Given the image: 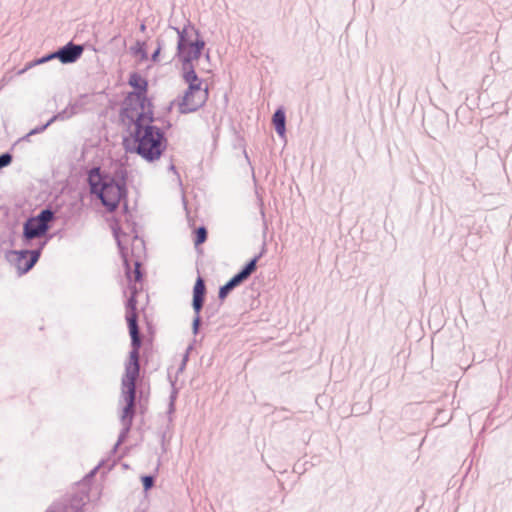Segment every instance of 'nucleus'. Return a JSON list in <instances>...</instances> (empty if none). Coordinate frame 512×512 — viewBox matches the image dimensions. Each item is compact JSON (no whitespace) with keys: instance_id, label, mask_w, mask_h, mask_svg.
Segmentation results:
<instances>
[{"instance_id":"nucleus-2","label":"nucleus","mask_w":512,"mask_h":512,"mask_svg":"<svg viewBox=\"0 0 512 512\" xmlns=\"http://www.w3.org/2000/svg\"><path fill=\"white\" fill-rule=\"evenodd\" d=\"M123 118L135 124L134 140L137 153L149 161L158 159L165 148V139L159 129L152 125L153 112H150L148 119H144L142 113L136 112Z\"/></svg>"},{"instance_id":"nucleus-13","label":"nucleus","mask_w":512,"mask_h":512,"mask_svg":"<svg viewBox=\"0 0 512 512\" xmlns=\"http://www.w3.org/2000/svg\"><path fill=\"white\" fill-rule=\"evenodd\" d=\"M14 266L19 270V274L29 271L37 262L38 258H15Z\"/></svg>"},{"instance_id":"nucleus-18","label":"nucleus","mask_w":512,"mask_h":512,"mask_svg":"<svg viewBox=\"0 0 512 512\" xmlns=\"http://www.w3.org/2000/svg\"><path fill=\"white\" fill-rule=\"evenodd\" d=\"M31 256H39V252H32V255Z\"/></svg>"},{"instance_id":"nucleus-17","label":"nucleus","mask_w":512,"mask_h":512,"mask_svg":"<svg viewBox=\"0 0 512 512\" xmlns=\"http://www.w3.org/2000/svg\"><path fill=\"white\" fill-rule=\"evenodd\" d=\"M12 160L11 155L3 154L0 156V168L7 166Z\"/></svg>"},{"instance_id":"nucleus-12","label":"nucleus","mask_w":512,"mask_h":512,"mask_svg":"<svg viewBox=\"0 0 512 512\" xmlns=\"http://www.w3.org/2000/svg\"><path fill=\"white\" fill-rule=\"evenodd\" d=\"M132 249L129 252L128 249L122 251V256H140L144 252V242L138 237H133L131 241Z\"/></svg>"},{"instance_id":"nucleus-1","label":"nucleus","mask_w":512,"mask_h":512,"mask_svg":"<svg viewBox=\"0 0 512 512\" xmlns=\"http://www.w3.org/2000/svg\"><path fill=\"white\" fill-rule=\"evenodd\" d=\"M137 287H131V296L126 303L125 318L128 324L129 334L131 337L132 350L129 354V359L125 364V372L121 380V403L123 404L121 412V422L126 431L132 425L134 417L135 406V388L136 380L139 377V350L141 347V339L139 336V329L137 325V300H136Z\"/></svg>"},{"instance_id":"nucleus-16","label":"nucleus","mask_w":512,"mask_h":512,"mask_svg":"<svg viewBox=\"0 0 512 512\" xmlns=\"http://www.w3.org/2000/svg\"><path fill=\"white\" fill-rule=\"evenodd\" d=\"M141 480H142L143 487L145 490H149L153 486V483H154L153 477L143 476Z\"/></svg>"},{"instance_id":"nucleus-6","label":"nucleus","mask_w":512,"mask_h":512,"mask_svg":"<svg viewBox=\"0 0 512 512\" xmlns=\"http://www.w3.org/2000/svg\"><path fill=\"white\" fill-rule=\"evenodd\" d=\"M189 87L185 93L181 108L183 112H193L204 105L208 99V88L203 87L202 81L195 76V80L185 81Z\"/></svg>"},{"instance_id":"nucleus-9","label":"nucleus","mask_w":512,"mask_h":512,"mask_svg":"<svg viewBox=\"0 0 512 512\" xmlns=\"http://www.w3.org/2000/svg\"><path fill=\"white\" fill-rule=\"evenodd\" d=\"M82 53L83 47L81 45L69 43L47 59L58 58L62 63H73L82 55Z\"/></svg>"},{"instance_id":"nucleus-5","label":"nucleus","mask_w":512,"mask_h":512,"mask_svg":"<svg viewBox=\"0 0 512 512\" xmlns=\"http://www.w3.org/2000/svg\"><path fill=\"white\" fill-rule=\"evenodd\" d=\"M91 191L97 194L104 206L113 211L119 205L124 195V189L109 177H102L99 168H94L89 173Z\"/></svg>"},{"instance_id":"nucleus-15","label":"nucleus","mask_w":512,"mask_h":512,"mask_svg":"<svg viewBox=\"0 0 512 512\" xmlns=\"http://www.w3.org/2000/svg\"><path fill=\"white\" fill-rule=\"evenodd\" d=\"M207 235H208L207 229L203 226L194 229L193 243L197 250H198L199 246L206 241Z\"/></svg>"},{"instance_id":"nucleus-14","label":"nucleus","mask_w":512,"mask_h":512,"mask_svg":"<svg viewBox=\"0 0 512 512\" xmlns=\"http://www.w3.org/2000/svg\"><path fill=\"white\" fill-rule=\"evenodd\" d=\"M273 125L280 136L285 134V114L282 110H277L273 115Z\"/></svg>"},{"instance_id":"nucleus-4","label":"nucleus","mask_w":512,"mask_h":512,"mask_svg":"<svg viewBox=\"0 0 512 512\" xmlns=\"http://www.w3.org/2000/svg\"><path fill=\"white\" fill-rule=\"evenodd\" d=\"M129 85L133 88L125 101L123 109V116L142 113L144 119H148L150 112H153L152 104L147 98V80L138 73H132L128 81Z\"/></svg>"},{"instance_id":"nucleus-3","label":"nucleus","mask_w":512,"mask_h":512,"mask_svg":"<svg viewBox=\"0 0 512 512\" xmlns=\"http://www.w3.org/2000/svg\"><path fill=\"white\" fill-rule=\"evenodd\" d=\"M204 45L197 35H195V39H191L185 31L180 34L178 48L182 61V76L185 81L195 80V76H198L197 71L200 74L204 71L199 68L200 55Z\"/></svg>"},{"instance_id":"nucleus-10","label":"nucleus","mask_w":512,"mask_h":512,"mask_svg":"<svg viewBox=\"0 0 512 512\" xmlns=\"http://www.w3.org/2000/svg\"><path fill=\"white\" fill-rule=\"evenodd\" d=\"M205 294V284L202 278H198L193 289V307L196 312H199L203 305Z\"/></svg>"},{"instance_id":"nucleus-11","label":"nucleus","mask_w":512,"mask_h":512,"mask_svg":"<svg viewBox=\"0 0 512 512\" xmlns=\"http://www.w3.org/2000/svg\"><path fill=\"white\" fill-rule=\"evenodd\" d=\"M125 265H126V275L129 281H134L135 283L141 281L142 279V273H141V264L137 261H133L131 263L128 258H125ZM136 286V284H134Z\"/></svg>"},{"instance_id":"nucleus-7","label":"nucleus","mask_w":512,"mask_h":512,"mask_svg":"<svg viewBox=\"0 0 512 512\" xmlns=\"http://www.w3.org/2000/svg\"><path fill=\"white\" fill-rule=\"evenodd\" d=\"M53 218V212L48 209L43 210L38 216L30 218L24 226L25 236L32 239L45 234Z\"/></svg>"},{"instance_id":"nucleus-8","label":"nucleus","mask_w":512,"mask_h":512,"mask_svg":"<svg viewBox=\"0 0 512 512\" xmlns=\"http://www.w3.org/2000/svg\"><path fill=\"white\" fill-rule=\"evenodd\" d=\"M256 269V258L251 260L239 273L233 276L224 286L219 290V298L225 299L228 293L246 280Z\"/></svg>"}]
</instances>
